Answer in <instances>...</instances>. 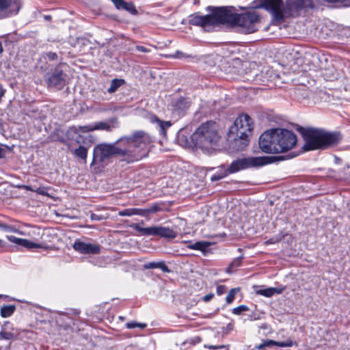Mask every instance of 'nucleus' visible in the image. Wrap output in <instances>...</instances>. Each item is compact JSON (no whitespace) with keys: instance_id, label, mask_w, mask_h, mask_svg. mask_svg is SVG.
Instances as JSON below:
<instances>
[{"instance_id":"49","label":"nucleus","mask_w":350,"mask_h":350,"mask_svg":"<svg viewBox=\"0 0 350 350\" xmlns=\"http://www.w3.org/2000/svg\"><path fill=\"white\" fill-rule=\"evenodd\" d=\"M224 287V286H217V293L218 294H221L222 293V291H221V288H223Z\"/></svg>"},{"instance_id":"46","label":"nucleus","mask_w":350,"mask_h":350,"mask_svg":"<svg viewBox=\"0 0 350 350\" xmlns=\"http://www.w3.org/2000/svg\"><path fill=\"white\" fill-rule=\"evenodd\" d=\"M234 327V325L231 323H228L227 325H226V329L228 331V332H230L231 330H232Z\"/></svg>"},{"instance_id":"11","label":"nucleus","mask_w":350,"mask_h":350,"mask_svg":"<svg viewBox=\"0 0 350 350\" xmlns=\"http://www.w3.org/2000/svg\"><path fill=\"white\" fill-rule=\"evenodd\" d=\"M21 8L19 0H0V19L17 14Z\"/></svg>"},{"instance_id":"23","label":"nucleus","mask_w":350,"mask_h":350,"mask_svg":"<svg viewBox=\"0 0 350 350\" xmlns=\"http://www.w3.org/2000/svg\"><path fill=\"white\" fill-rule=\"evenodd\" d=\"M155 122L157 124L159 131L161 135L166 137V131L172 126L170 121H162L155 118Z\"/></svg>"},{"instance_id":"28","label":"nucleus","mask_w":350,"mask_h":350,"mask_svg":"<svg viewBox=\"0 0 350 350\" xmlns=\"http://www.w3.org/2000/svg\"><path fill=\"white\" fill-rule=\"evenodd\" d=\"M240 291V288H232L226 296V301L228 304H231L235 297L236 294Z\"/></svg>"},{"instance_id":"38","label":"nucleus","mask_w":350,"mask_h":350,"mask_svg":"<svg viewBox=\"0 0 350 350\" xmlns=\"http://www.w3.org/2000/svg\"><path fill=\"white\" fill-rule=\"evenodd\" d=\"M0 229L4 230L5 232H14V228L12 226H10L6 224L0 223Z\"/></svg>"},{"instance_id":"17","label":"nucleus","mask_w":350,"mask_h":350,"mask_svg":"<svg viewBox=\"0 0 350 350\" xmlns=\"http://www.w3.org/2000/svg\"><path fill=\"white\" fill-rule=\"evenodd\" d=\"M228 174H230L229 168L226 167L224 165H221L217 167V171L213 175L211 176V180L212 182L219 180L226 177Z\"/></svg>"},{"instance_id":"21","label":"nucleus","mask_w":350,"mask_h":350,"mask_svg":"<svg viewBox=\"0 0 350 350\" xmlns=\"http://www.w3.org/2000/svg\"><path fill=\"white\" fill-rule=\"evenodd\" d=\"M120 217H131L133 215L142 216V208H129L121 210L118 212Z\"/></svg>"},{"instance_id":"47","label":"nucleus","mask_w":350,"mask_h":350,"mask_svg":"<svg viewBox=\"0 0 350 350\" xmlns=\"http://www.w3.org/2000/svg\"><path fill=\"white\" fill-rule=\"evenodd\" d=\"M265 347V345L264 341L261 344L256 346V348L259 350L263 349Z\"/></svg>"},{"instance_id":"50","label":"nucleus","mask_w":350,"mask_h":350,"mask_svg":"<svg viewBox=\"0 0 350 350\" xmlns=\"http://www.w3.org/2000/svg\"><path fill=\"white\" fill-rule=\"evenodd\" d=\"M5 297V299H7L8 300L10 299V297L8 295H0V297Z\"/></svg>"},{"instance_id":"52","label":"nucleus","mask_w":350,"mask_h":350,"mask_svg":"<svg viewBox=\"0 0 350 350\" xmlns=\"http://www.w3.org/2000/svg\"><path fill=\"white\" fill-rule=\"evenodd\" d=\"M3 94V92L1 91V93H0V96H1Z\"/></svg>"},{"instance_id":"7","label":"nucleus","mask_w":350,"mask_h":350,"mask_svg":"<svg viewBox=\"0 0 350 350\" xmlns=\"http://www.w3.org/2000/svg\"><path fill=\"white\" fill-rule=\"evenodd\" d=\"M195 146L203 150H208L216 146L220 135L218 125L213 121L202 124L191 136Z\"/></svg>"},{"instance_id":"8","label":"nucleus","mask_w":350,"mask_h":350,"mask_svg":"<svg viewBox=\"0 0 350 350\" xmlns=\"http://www.w3.org/2000/svg\"><path fill=\"white\" fill-rule=\"evenodd\" d=\"M276 157H250L237 159L233 161L229 165L230 174H234L241 170L251 167H259L275 161Z\"/></svg>"},{"instance_id":"41","label":"nucleus","mask_w":350,"mask_h":350,"mask_svg":"<svg viewBox=\"0 0 350 350\" xmlns=\"http://www.w3.org/2000/svg\"><path fill=\"white\" fill-rule=\"evenodd\" d=\"M265 347H269L271 346H276V341L273 340H266L264 341Z\"/></svg>"},{"instance_id":"20","label":"nucleus","mask_w":350,"mask_h":350,"mask_svg":"<svg viewBox=\"0 0 350 350\" xmlns=\"http://www.w3.org/2000/svg\"><path fill=\"white\" fill-rule=\"evenodd\" d=\"M88 147H85L84 146L80 145L78 148H75L72 150V154L77 158L82 160L83 163H86L88 153Z\"/></svg>"},{"instance_id":"16","label":"nucleus","mask_w":350,"mask_h":350,"mask_svg":"<svg viewBox=\"0 0 350 350\" xmlns=\"http://www.w3.org/2000/svg\"><path fill=\"white\" fill-rule=\"evenodd\" d=\"M8 239L10 241L16 243L18 245L24 247L25 248L32 249L40 247L38 244L31 242L27 239L18 238L14 236H9L8 237Z\"/></svg>"},{"instance_id":"33","label":"nucleus","mask_w":350,"mask_h":350,"mask_svg":"<svg viewBox=\"0 0 350 350\" xmlns=\"http://www.w3.org/2000/svg\"><path fill=\"white\" fill-rule=\"evenodd\" d=\"M283 237H284V234H282V233H280V234L270 238L269 239H268L265 243L267 245H270V244H274V243H278L283 239Z\"/></svg>"},{"instance_id":"1","label":"nucleus","mask_w":350,"mask_h":350,"mask_svg":"<svg viewBox=\"0 0 350 350\" xmlns=\"http://www.w3.org/2000/svg\"><path fill=\"white\" fill-rule=\"evenodd\" d=\"M152 142L148 133L139 131L132 135L121 137L114 143L97 144L93 150L90 165L103 168L113 157L126 164L137 162L148 156Z\"/></svg>"},{"instance_id":"37","label":"nucleus","mask_w":350,"mask_h":350,"mask_svg":"<svg viewBox=\"0 0 350 350\" xmlns=\"http://www.w3.org/2000/svg\"><path fill=\"white\" fill-rule=\"evenodd\" d=\"M111 1L114 4L115 7L120 10H123L126 2L124 0H111Z\"/></svg>"},{"instance_id":"39","label":"nucleus","mask_w":350,"mask_h":350,"mask_svg":"<svg viewBox=\"0 0 350 350\" xmlns=\"http://www.w3.org/2000/svg\"><path fill=\"white\" fill-rule=\"evenodd\" d=\"M0 335L2 338L6 339V340H10L13 336V334L11 332H1L0 333Z\"/></svg>"},{"instance_id":"18","label":"nucleus","mask_w":350,"mask_h":350,"mask_svg":"<svg viewBox=\"0 0 350 350\" xmlns=\"http://www.w3.org/2000/svg\"><path fill=\"white\" fill-rule=\"evenodd\" d=\"M162 211V206L160 203H154L146 208H142V217L150 219V215Z\"/></svg>"},{"instance_id":"4","label":"nucleus","mask_w":350,"mask_h":350,"mask_svg":"<svg viewBox=\"0 0 350 350\" xmlns=\"http://www.w3.org/2000/svg\"><path fill=\"white\" fill-rule=\"evenodd\" d=\"M260 7L269 12L274 23L280 24L286 18L297 16L305 8H313V0H262Z\"/></svg>"},{"instance_id":"45","label":"nucleus","mask_w":350,"mask_h":350,"mask_svg":"<svg viewBox=\"0 0 350 350\" xmlns=\"http://www.w3.org/2000/svg\"><path fill=\"white\" fill-rule=\"evenodd\" d=\"M6 152V149L0 145V159L3 158L5 156Z\"/></svg>"},{"instance_id":"13","label":"nucleus","mask_w":350,"mask_h":350,"mask_svg":"<svg viewBox=\"0 0 350 350\" xmlns=\"http://www.w3.org/2000/svg\"><path fill=\"white\" fill-rule=\"evenodd\" d=\"M73 249L83 254H98L100 252V246L98 244L82 241L77 239L73 243Z\"/></svg>"},{"instance_id":"36","label":"nucleus","mask_w":350,"mask_h":350,"mask_svg":"<svg viewBox=\"0 0 350 350\" xmlns=\"http://www.w3.org/2000/svg\"><path fill=\"white\" fill-rule=\"evenodd\" d=\"M204 347L206 349L210 350H217V349H224V350H229L228 345H204Z\"/></svg>"},{"instance_id":"22","label":"nucleus","mask_w":350,"mask_h":350,"mask_svg":"<svg viewBox=\"0 0 350 350\" xmlns=\"http://www.w3.org/2000/svg\"><path fill=\"white\" fill-rule=\"evenodd\" d=\"M284 291V288L281 287H270L265 289L260 290L258 293L267 297H270L275 294H280Z\"/></svg>"},{"instance_id":"10","label":"nucleus","mask_w":350,"mask_h":350,"mask_svg":"<svg viewBox=\"0 0 350 350\" xmlns=\"http://www.w3.org/2000/svg\"><path fill=\"white\" fill-rule=\"evenodd\" d=\"M66 75L59 68L56 67L49 72L45 77V81L48 88H57L62 89L66 84Z\"/></svg>"},{"instance_id":"29","label":"nucleus","mask_w":350,"mask_h":350,"mask_svg":"<svg viewBox=\"0 0 350 350\" xmlns=\"http://www.w3.org/2000/svg\"><path fill=\"white\" fill-rule=\"evenodd\" d=\"M122 10H126L132 14H137V11L132 2H125L124 6Z\"/></svg>"},{"instance_id":"14","label":"nucleus","mask_w":350,"mask_h":350,"mask_svg":"<svg viewBox=\"0 0 350 350\" xmlns=\"http://www.w3.org/2000/svg\"><path fill=\"white\" fill-rule=\"evenodd\" d=\"M189 107L190 103L188 99L183 97L174 100L171 103L173 113L178 116H183Z\"/></svg>"},{"instance_id":"26","label":"nucleus","mask_w":350,"mask_h":350,"mask_svg":"<svg viewBox=\"0 0 350 350\" xmlns=\"http://www.w3.org/2000/svg\"><path fill=\"white\" fill-rule=\"evenodd\" d=\"M243 258V256L235 258L232 262L230 263L229 267L227 268V272L230 273L235 271L239 267L241 266L242 259Z\"/></svg>"},{"instance_id":"32","label":"nucleus","mask_w":350,"mask_h":350,"mask_svg":"<svg viewBox=\"0 0 350 350\" xmlns=\"http://www.w3.org/2000/svg\"><path fill=\"white\" fill-rule=\"evenodd\" d=\"M283 237H284V234H282V233H280V234L270 238L269 239H268L265 243L267 245H270V244H274V243H278L283 239Z\"/></svg>"},{"instance_id":"31","label":"nucleus","mask_w":350,"mask_h":350,"mask_svg":"<svg viewBox=\"0 0 350 350\" xmlns=\"http://www.w3.org/2000/svg\"><path fill=\"white\" fill-rule=\"evenodd\" d=\"M249 310V308L245 305H240L232 309V313L236 315H241L243 312Z\"/></svg>"},{"instance_id":"34","label":"nucleus","mask_w":350,"mask_h":350,"mask_svg":"<svg viewBox=\"0 0 350 350\" xmlns=\"http://www.w3.org/2000/svg\"><path fill=\"white\" fill-rule=\"evenodd\" d=\"M295 344V342L289 339L282 342L276 341V346L279 347H290L293 346Z\"/></svg>"},{"instance_id":"53","label":"nucleus","mask_w":350,"mask_h":350,"mask_svg":"<svg viewBox=\"0 0 350 350\" xmlns=\"http://www.w3.org/2000/svg\"><path fill=\"white\" fill-rule=\"evenodd\" d=\"M214 169H215V168L211 167V168H210V170H214Z\"/></svg>"},{"instance_id":"44","label":"nucleus","mask_w":350,"mask_h":350,"mask_svg":"<svg viewBox=\"0 0 350 350\" xmlns=\"http://www.w3.org/2000/svg\"><path fill=\"white\" fill-rule=\"evenodd\" d=\"M213 296H214V295L213 293H209V294L204 295L202 299L205 302H207V301H209L210 300H211L212 298L213 297Z\"/></svg>"},{"instance_id":"9","label":"nucleus","mask_w":350,"mask_h":350,"mask_svg":"<svg viewBox=\"0 0 350 350\" xmlns=\"http://www.w3.org/2000/svg\"><path fill=\"white\" fill-rule=\"evenodd\" d=\"M130 227L142 236H159L164 239H174L177 237V232L168 227L152 226L143 228L139 224H132Z\"/></svg>"},{"instance_id":"25","label":"nucleus","mask_w":350,"mask_h":350,"mask_svg":"<svg viewBox=\"0 0 350 350\" xmlns=\"http://www.w3.org/2000/svg\"><path fill=\"white\" fill-rule=\"evenodd\" d=\"M125 83V81L122 79H114L111 81L107 92L109 94L114 93L118 89Z\"/></svg>"},{"instance_id":"42","label":"nucleus","mask_w":350,"mask_h":350,"mask_svg":"<svg viewBox=\"0 0 350 350\" xmlns=\"http://www.w3.org/2000/svg\"><path fill=\"white\" fill-rule=\"evenodd\" d=\"M327 2L334 3V2H342L345 3L346 5L350 6V0H325Z\"/></svg>"},{"instance_id":"48","label":"nucleus","mask_w":350,"mask_h":350,"mask_svg":"<svg viewBox=\"0 0 350 350\" xmlns=\"http://www.w3.org/2000/svg\"><path fill=\"white\" fill-rule=\"evenodd\" d=\"M72 314L75 315H78L80 313V310L79 309H72Z\"/></svg>"},{"instance_id":"30","label":"nucleus","mask_w":350,"mask_h":350,"mask_svg":"<svg viewBox=\"0 0 350 350\" xmlns=\"http://www.w3.org/2000/svg\"><path fill=\"white\" fill-rule=\"evenodd\" d=\"M42 57L44 58V59H49L50 61H54V60H57V59L58 55L55 52L49 51V52L43 53L42 54Z\"/></svg>"},{"instance_id":"15","label":"nucleus","mask_w":350,"mask_h":350,"mask_svg":"<svg viewBox=\"0 0 350 350\" xmlns=\"http://www.w3.org/2000/svg\"><path fill=\"white\" fill-rule=\"evenodd\" d=\"M144 269H158L161 270L163 273H170L171 270L166 265L165 261H154L148 262L143 265Z\"/></svg>"},{"instance_id":"3","label":"nucleus","mask_w":350,"mask_h":350,"mask_svg":"<svg viewBox=\"0 0 350 350\" xmlns=\"http://www.w3.org/2000/svg\"><path fill=\"white\" fill-rule=\"evenodd\" d=\"M296 135L285 129H273L264 132L259 138V146L265 153L275 154L287 152L297 144Z\"/></svg>"},{"instance_id":"51","label":"nucleus","mask_w":350,"mask_h":350,"mask_svg":"<svg viewBox=\"0 0 350 350\" xmlns=\"http://www.w3.org/2000/svg\"><path fill=\"white\" fill-rule=\"evenodd\" d=\"M3 49L1 42H0V54L3 52Z\"/></svg>"},{"instance_id":"35","label":"nucleus","mask_w":350,"mask_h":350,"mask_svg":"<svg viewBox=\"0 0 350 350\" xmlns=\"http://www.w3.org/2000/svg\"><path fill=\"white\" fill-rule=\"evenodd\" d=\"M173 58L176 59H183V58H190L191 57V55L186 54L182 51H177L176 53L173 55H170Z\"/></svg>"},{"instance_id":"27","label":"nucleus","mask_w":350,"mask_h":350,"mask_svg":"<svg viewBox=\"0 0 350 350\" xmlns=\"http://www.w3.org/2000/svg\"><path fill=\"white\" fill-rule=\"evenodd\" d=\"M146 327H147L146 323H137L135 321H131L126 324V327L129 329H135L136 327L143 329L146 328Z\"/></svg>"},{"instance_id":"43","label":"nucleus","mask_w":350,"mask_h":350,"mask_svg":"<svg viewBox=\"0 0 350 350\" xmlns=\"http://www.w3.org/2000/svg\"><path fill=\"white\" fill-rule=\"evenodd\" d=\"M90 218L92 220L94 221H100L103 219V217L95 213H92L90 215Z\"/></svg>"},{"instance_id":"6","label":"nucleus","mask_w":350,"mask_h":350,"mask_svg":"<svg viewBox=\"0 0 350 350\" xmlns=\"http://www.w3.org/2000/svg\"><path fill=\"white\" fill-rule=\"evenodd\" d=\"M253 121L247 114L240 115L230 127L228 141L237 150H243L248 144L249 136L252 135Z\"/></svg>"},{"instance_id":"5","label":"nucleus","mask_w":350,"mask_h":350,"mask_svg":"<svg viewBox=\"0 0 350 350\" xmlns=\"http://www.w3.org/2000/svg\"><path fill=\"white\" fill-rule=\"evenodd\" d=\"M299 131L305 141L303 148L306 151L325 149L337 144L340 140V135L336 133L312 128H301Z\"/></svg>"},{"instance_id":"2","label":"nucleus","mask_w":350,"mask_h":350,"mask_svg":"<svg viewBox=\"0 0 350 350\" xmlns=\"http://www.w3.org/2000/svg\"><path fill=\"white\" fill-rule=\"evenodd\" d=\"M207 10L211 14L204 16L192 14L189 18V23L200 26L206 31H211L220 25L239 27L245 33H251L257 30L256 25L260 21V16L255 11L237 14L235 8L232 6H208Z\"/></svg>"},{"instance_id":"12","label":"nucleus","mask_w":350,"mask_h":350,"mask_svg":"<svg viewBox=\"0 0 350 350\" xmlns=\"http://www.w3.org/2000/svg\"><path fill=\"white\" fill-rule=\"evenodd\" d=\"M112 126L109 122H97L92 124L85 125V126H72L70 127L68 133H77L79 132L81 133H87L90 131H93L95 130H102L109 131L111 130Z\"/></svg>"},{"instance_id":"24","label":"nucleus","mask_w":350,"mask_h":350,"mask_svg":"<svg viewBox=\"0 0 350 350\" xmlns=\"http://www.w3.org/2000/svg\"><path fill=\"white\" fill-rule=\"evenodd\" d=\"M15 310V305H3L0 308V315L3 318H8L11 317Z\"/></svg>"},{"instance_id":"40","label":"nucleus","mask_w":350,"mask_h":350,"mask_svg":"<svg viewBox=\"0 0 350 350\" xmlns=\"http://www.w3.org/2000/svg\"><path fill=\"white\" fill-rule=\"evenodd\" d=\"M135 49L137 51H139V52H142V53H149L150 52V49H148L144 46H140V45H137L135 46Z\"/></svg>"},{"instance_id":"19","label":"nucleus","mask_w":350,"mask_h":350,"mask_svg":"<svg viewBox=\"0 0 350 350\" xmlns=\"http://www.w3.org/2000/svg\"><path fill=\"white\" fill-rule=\"evenodd\" d=\"M211 243L208 241H197L187 245L188 249L199 250L205 254L207 248L211 246Z\"/></svg>"}]
</instances>
